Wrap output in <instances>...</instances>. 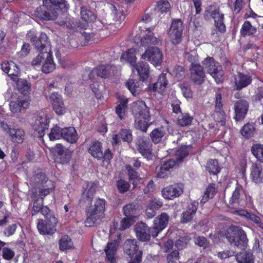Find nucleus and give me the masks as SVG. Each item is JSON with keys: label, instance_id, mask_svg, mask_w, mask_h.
<instances>
[{"label": "nucleus", "instance_id": "nucleus-1", "mask_svg": "<svg viewBox=\"0 0 263 263\" xmlns=\"http://www.w3.org/2000/svg\"><path fill=\"white\" fill-rule=\"evenodd\" d=\"M68 6L65 0H43V5L36 8L33 14L41 20L54 21L61 10H67Z\"/></svg>", "mask_w": 263, "mask_h": 263}, {"label": "nucleus", "instance_id": "nucleus-2", "mask_svg": "<svg viewBox=\"0 0 263 263\" xmlns=\"http://www.w3.org/2000/svg\"><path fill=\"white\" fill-rule=\"evenodd\" d=\"M106 203L105 199L98 198L86 208L87 218L85 220V226L93 227L100 222L104 216Z\"/></svg>", "mask_w": 263, "mask_h": 263}, {"label": "nucleus", "instance_id": "nucleus-3", "mask_svg": "<svg viewBox=\"0 0 263 263\" xmlns=\"http://www.w3.org/2000/svg\"><path fill=\"white\" fill-rule=\"evenodd\" d=\"M226 238L230 243L241 249H245L248 245L247 234L240 227L231 226L227 230Z\"/></svg>", "mask_w": 263, "mask_h": 263}, {"label": "nucleus", "instance_id": "nucleus-4", "mask_svg": "<svg viewBox=\"0 0 263 263\" xmlns=\"http://www.w3.org/2000/svg\"><path fill=\"white\" fill-rule=\"evenodd\" d=\"M204 17L205 20L213 18L214 20L215 25L219 31L223 33L226 30V27L223 23L224 15L221 13L219 8L215 5L208 6L204 13Z\"/></svg>", "mask_w": 263, "mask_h": 263}, {"label": "nucleus", "instance_id": "nucleus-5", "mask_svg": "<svg viewBox=\"0 0 263 263\" xmlns=\"http://www.w3.org/2000/svg\"><path fill=\"white\" fill-rule=\"evenodd\" d=\"M58 220L54 216H50L49 219H39L37 228L39 233L42 235H52L57 229L56 226Z\"/></svg>", "mask_w": 263, "mask_h": 263}, {"label": "nucleus", "instance_id": "nucleus-6", "mask_svg": "<svg viewBox=\"0 0 263 263\" xmlns=\"http://www.w3.org/2000/svg\"><path fill=\"white\" fill-rule=\"evenodd\" d=\"M203 69L210 74L218 83L221 79L222 73L220 71V66L219 63L215 62L213 57H208L202 62Z\"/></svg>", "mask_w": 263, "mask_h": 263}, {"label": "nucleus", "instance_id": "nucleus-7", "mask_svg": "<svg viewBox=\"0 0 263 263\" xmlns=\"http://www.w3.org/2000/svg\"><path fill=\"white\" fill-rule=\"evenodd\" d=\"M183 30V23L181 20L172 21L168 34L173 44H178L181 42Z\"/></svg>", "mask_w": 263, "mask_h": 263}, {"label": "nucleus", "instance_id": "nucleus-8", "mask_svg": "<svg viewBox=\"0 0 263 263\" xmlns=\"http://www.w3.org/2000/svg\"><path fill=\"white\" fill-rule=\"evenodd\" d=\"M134 143L137 150L143 156L148 157L152 151V144L148 137L138 136L135 139Z\"/></svg>", "mask_w": 263, "mask_h": 263}, {"label": "nucleus", "instance_id": "nucleus-9", "mask_svg": "<svg viewBox=\"0 0 263 263\" xmlns=\"http://www.w3.org/2000/svg\"><path fill=\"white\" fill-rule=\"evenodd\" d=\"M143 59H146L154 65H160L162 61V53L156 47L148 48L142 55Z\"/></svg>", "mask_w": 263, "mask_h": 263}, {"label": "nucleus", "instance_id": "nucleus-10", "mask_svg": "<svg viewBox=\"0 0 263 263\" xmlns=\"http://www.w3.org/2000/svg\"><path fill=\"white\" fill-rule=\"evenodd\" d=\"M190 78L195 84L201 85L204 82L205 75L200 64L192 63L190 67Z\"/></svg>", "mask_w": 263, "mask_h": 263}, {"label": "nucleus", "instance_id": "nucleus-11", "mask_svg": "<svg viewBox=\"0 0 263 263\" xmlns=\"http://www.w3.org/2000/svg\"><path fill=\"white\" fill-rule=\"evenodd\" d=\"M41 39L43 40V44L41 48H36L39 53L32 61L31 63L33 66L40 65L43 61H45L47 58L49 57L51 53L50 45H48L45 42V35H43Z\"/></svg>", "mask_w": 263, "mask_h": 263}, {"label": "nucleus", "instance_id": "nucleus-12", "mask_svg": "<svg viewBox=\"0 0 263 263\" xmlns=\"http://www.w3.org/2000/svg\"><path fill=\"white\" fill-rule=\"evenodd\" d=\"M184 186L182 183H175L167 186L162 190L163 197L167 199H173L180 196L183 192Z\"/></svg>", "mask_w": 263, "mask_h": 263}, {"label": "nucleus", "instance_id": "nucleus-13", "mask_svg": "<svg viewBox=\"0 0 263 263\" xmlns=\"http://www.w3.org/2000/svg\"><path fill=\"white\" fill-rule=\"evenodd\" d=\"M55 161L61 164L67 163L71 157V152L62 144H57L54 148Z\"/></svg>", "mask_w": 263, "mask_h": 263}, {"label": "nucleus", "instance_id": "nucleus-14", "mask_svg": "<svg viewBox=\"0 0 263 263\" xmlns=\"http://www.w3.org/2000/svg\"><path fill=\"white\" fill-rule=\"evenodd\" d=\"M48 123L49 120L46 116H38L32 126L33 129L36 133L35 134L40 138L43 137L45 130L48 128Z\"/></svg>", "mask_w": 263, "mask_h": 263}, {"label": "nucleus", "instance_id": "nucleus-15", "mask_svg": "<svg viewBox=\"0 0 263 263\" xmlns=\"http://www.w3.org/2000/svg\"><path fill=\"white\" fill-rule=\"evenodd\" d=\"M53 109L58 115H63L66 112V107L62 96L58 93L52 92L50 96Z\"/></svg>", "mask_w": 263, "mask_h": 263}, {"label": "nucleus", "instance_id": "nucleus-16", "mask_svg": "<svg viewBox=\"0 0 263 263\" xmlns=\"http://www.w3.org/2000/svg\"><path fill=\"white\" fill-rule=\"evenodd\" d=\"M168 84V81L167 80L166 74L162 73L159 76L157 82L148 86L147 91L149 93L157 92L162 93L165 91Z\"/></svg>", "mask_w": 263, "mask_h": 263}, {"label": "nucleus", "instance_id": "nucleus-17", "mask_svg": "<svg viewBox=\"0 0 263 263\" xmlns=\"http://www.w3.org/2000/svg\"><path fill=\"white\" fill-rule=\"evenodd\" d=\"M252 81V78L250 75L238 72L234 76V89L240 90L251 84Z\"/></svg>", "mask_w": 263, "mask_h": 263}, {"label": "nucleus", "instance_id": "nucleus-18", "mask_svg": "<svg viewBox=\"0 0 263 263\" xmlns=\"http://www.w3.org/2000/svg\"><path fill=\"white\" fill-rule=\"evenodd\" d=\"M248 201L247 196L242 187L237 185L233 193L231 201L232 204H237L243 206Z\"/></svg>", "mask_w": 263, "mask_h": 263}, {"label": "nucleus", "instance_id": "nucleus-19", "mask_svg": "<svg viewBox=\"0 0 263 263\" xmlns=\"http://www.w3.org/2000/svg\"><path fill=\"white\" fill-rule=\"evenodd\" d=\"M123 250L130 257L139 255V253H140V256H142V252L139 250L136 239H127L124 243Z\"/></svg>", "mask_w": 263, "mask_h": 263}, {"label": "nucleus", "instance_id": "nucleus-20", "mask_svg": "<svg viewBox=\"0 0 263 263\" xmlns=\"http://www.w3.org/2000/svg\"><path fill=\"white\" fill-rule=\"evenodd\" d=\"M1 67L3 71L11 77V79L13 81H16L20 72L18 67L14 62L12 61L4 62L1 64Z\"/></svg>", "mask_w": 263, "mask_h": 263}, {"label": "nucleus", "instance_id": "nucleus-21", "mask_svg": "<svg viewBox=\"0 0 263 263\" xmlns=\"http://www.w3.org/2000/svg\"><path fill=\"white\" fill-rule=\"evenodd\" d=\"M248 103L245 100H239L235 103V119L237 121L243 119L248 111Z\"/></svg>", "mask_w": 263, "mask_h": 263}, {"label": "nucleus", "instance_id": "nucleus-22", "mask_svg": "<svg viewBox=\"0 0 263 263\" xmlns=\"http://www.w3.org/2000/svg\"><path fill=\"white\" fill-rule=\"evenodd\" d=\"M134 110L136 115H138L144 120L149 121L150 115L149 108L146 106L145 103L143 101H137L134 106Z\"/></svg>", "mask_w": 263, "mask_h": 263}, {"label": "nucleus", "instance_id": "nucleus-23", "mask_svg": "<svg viewBox=\"0 0 263 263\" xmlns=\"http://www.w3.org/2000/svg\"><path fill=\"white\" fill-rule=\"evenodd\" d=\"M197 208V202H194L189 204L186 211L182 214L181 221L183 223H187L193 220Z\"/></svg>", "mask_w": 263, "mask_h": 263}, {"label": "nucleus", "instance_id": "nucleus-24", "mask_svg": "<svg viewBox=\"0 0 263 263\" xmlns=\"http://www.w3.org/2000/svg\"><path fill=\"white\" fill-rule=\"evenodd\" d=\"M135 230L136 236L140 240L145 241L149 240L148 228L145 223L142 222L137 223L135 226Z\"/></svg>", "mask_w": 263, "mask_h": 263}, {"label": "nucleus", "instance_id": "nucleus-25", "mask_svg": "<svg viewBox=\"0 0 263 263\" xmlns=\"http://www.w3.org/2000/svg\"><path fill=\"white\" fill-rule=\"evenodd\" d=\"M112 139L116 144H119L121 140L130 143L133 141L132 131L129 129L122 128L119 134L113 136Z\"/></svg>", "mask_w": 263, "mask_h": 263}, {"label": "nucleus", "instance_id": "nucleus-26", "mask_svg": "<svg viewBox=\"0 0 263 263\" xmlns=\"http://www.w3.org/2000/svg\"><path fill=\"white\" fill-rule=\"evenodd\" d=\"M43 35H44L46 36L45 42L49 45L50 42L48 41V37L44 33H41L39 37H37L35 31L30 30L28 32L26 35V37L28 40L32 43L35 48H41V47H42V44H43V42H42L43 40L41 39Z\"/></svg>", "mask_w": 263, "mask_h": 263}, {"label": "nucleus", "instance_id": "nucleus-27", "mask_svg": "<svg viewBox=\"0 0 263 263\" xmlns=\"http://www.w3.org/2000/svg\"><path fill=\"white\" fill-rule=\"evenodd\" d=\"M130 79L126 83V86L134 96H138L142 91L143 82Z\"/></svg>", "mask_w": 263, "mask_h": 263}, {"label": "nucleus", "instance_id": "nucleus-28", "mask_svg": "<svg viewBox=\"0 0 263 263\" xmlns=\"http://www.w3.org/2000/svg\"><path fill=\"white\" fill-rule=\"evenodd\" d=\"M111 67L109 65H101L94 68L89 74V78L93 79L96 76L102 78H106L109 76V70Z\"/></svg>", "mask_w": 263, "mask_h": 263}, {"label": "nucleus", "instance_id": "nucleus-29", "mask_svg": "<svg viewBox=\"0 0 263 263\" xmlns=\"http://www.w3.org/2000/svg\"><path fill=\"white\" fill-rule=\"evenodd\" d=\"M139 75L140 80L144 81L148 78L149 66L146 62H139L133 66Z\"/></svg>", "mask_w": 263, "mask_h": 263}, {"label": "nucleus", "instance_id": "nucleus-30", "mask_svg": "<svg viewBox=\"0 0 263 263\" xmlns=\"http://www.w3.org/2000/svg\"><path fill=\"white\" fill-rule=\"evenodd\" d=\"M102 148L101 142L98 141H94L90 144L88 151L94 158L101 160L103 157Z\"/></svg>", "mask_w": 263, "mask_h": 263}, {"label": "nucleus", "instance_id": "nucleus-31", "mask_svg": "<svg viewBox=\"0 0 263 263\" xmlns=\"http://www.w3.org/2000/svg\"><path fill=\"white\" fill-rule=\"evenodd\" d=\"M62 138L69 143H76L78 136L75 128L72 127L63 128Z\"/></svg>", "mask_w": 263, "mask_h": 263}, {"label": "nucleus", "instance_id": "nucleus-32", "mask_svg": "<svg viewBox=\"0 0 263 263\" xmlns=\"http://www.w3.org/2000/svg\"><path fill=\"white\" fill-rule=\"evenodd\" d=\"M48 181H51L48 180L44 173L40 172L33 175L30 179V183L32 185L35 186H42L46 184Z\"/></svg>", "mask_w": 263, "mask_h": 263}, {"label": "nucleus", "instance_id": "nucleus-33", "mask_svg": "<svg viewBox=\"0 0 263 263\" xmlns=\"http://www.w3.org/2000/svg\"><path fill=\"white\" fill-rule=\"evenodd\" d=\"M251 175L252 180L256 183L262 182L263 179V170L261 165L253 164L251 168Z\"/></svg>", "mask_w": 263, "mask_h": 263}, {"label": "nucleus", "instance_id": "nucleus-34", "mask_svg": "<svg viewBox=\"0 0 263 263\" xmlns=\"http://www.w3.org/2000/svg\"><path fill=\"white\" fill-rule=\"evenodd\" d=\"M28 102L22 98H18L15 101L10 103V108L12 112L16 113L21 111L22 108H26L28 106Z\"/></svg>", "mask_w": 263, "mask_h": 263}, {"label": "nucleus", "instance_id": "nucleus-35", "mask_svg": "<svg viewBox=\"0 0 263 263\" xmlns=\"http://www.w3.org/2000/svg\"><path fill=\"white\" fill-rule=\"evenodd\" d=\"M166 135V132L163 127L155 128L150 134L152 141L155 143H160Z\"/></svg>", "mask_w": 263, "mask_h": 263}, {"label": "nucleus", "instance_id": "nucleus-36", "mask_svg": "<svg viewBox=\"0 0 263 263\" xmlns=\"http://www.w3.org/2000/svg\"><path fill=\"white\" fill-rule=\"evenodd\" d=\"M239 214L245 217L247 219L253 222L257 226L263 229V222H261L260 218L253 213L248 212L246 210H240Z\"/></svg>", "mask_w": 263, "mask_h": 263}, {"label": "nucleus", "instance_id": "nucleus-37", "mask_svg": "<svg viewBox=\"0 0 263 263\" xmlns=\"http://www.w3.org/2000/svg\"><path fill=\"white\" fill-rule=\"evenodd\" d=\"M9 135L15 143L21 144L25 140V134L24 131L21 129H12L10 130Z\"/></svg>", "mask_w": 263, "mask_h": 263}, {"label": "nucleus", "instance_id": "nucleus-38", "mask_svg": "<svg viewBox=\"0 0 263 263\" xmlns=\"http://www.w3.org/2000/svg\"><path fill=\"white\" fill-rule=\"evenodd\" d=\"M140 42L142 46L148 47L152 45H157L159 43V39L154 36L153 33L148 32L147 34L141 38Z\"/></svg>", "mask_w": 263, "mask_h": 263}, {"label": "nucleus", "instance_id": "nucleus-39", "mask_svg": "<svg viewBox=\"0 0 263 263\" xmlns=\"http://www.w3.org/2000/svg\"><path fill=\"white\" fill-rule=\"evenodd\" d=\"M168 222V216L162 213L154 220V224L161 231L166 227Z\"/></svg>", "mask_w": 263, "mask_h": 263}, {"label": "nucleus", "instance_id": "nucleus-40", "mask_svg": "<svg viewBox=\"0 0 263 263\" xmlns=\"http://www.w3.org/2000/svg\"><path fill=\"white\" fill-rule=\"evenodd\" d=\"M257 31L256 27L253 26L250 22L245 21L240 29L241 35L243 36H250L255 34Z\"/></svg>", "mask_w": 263, "mask_h": 263}, {"label": "nucleus", "instance_id": "nucleus-41", "mask_svg": "<svg viewBox=\"0 0 263 263\" xmlns=\"http://www.w3.org/2000/svg\"><path fill=\"white\" fill-rule=\"evenodd\" d=\"M215 184L211 183L206 188L205 191L200 201L201 203L204 204L206 202L210 199H212L214 196L215 193Z\"/></svg>", "mask_w": 263, "mask_h": 263}, {"label": "nucleus", "instance_id": "nucleus-42", "mask_svg": "<svg viewBox=\"0 0 263 263\" xmlns=\"http://www.w3.org/2000/svg\"><path fill=\"white\" fill-rule=\"evenodd\" d=\"M15 82L17 89L22 94L26 95L30 91V84L26 80L17 79Z\"/></svg>", "mask_w": 263, "mask_h": 263}, {"label": "nucleus", "instance_id": "nucleus-43", "mask_svg": "<svg viewBox=\"0 0 263 263\" xmlns=\"http://www.w3.org/2000/svg\"><path fill=\"white\" fill-rule=\"evenodd\" d=\"M80 13L81 18L87 23L93 21L96 18L92 11L83 7H81Z\"/></svg>", "mask_w": 263, "mask_h": 263}, {"label": "nucleus", "instance_id": "nucleus-44", "mask_svg": "<svg viewBox=\"0 0 263 263\" xmlns=\"http://www.w3.org/2000/svg\"><path fill=\"white\" fill-rule=\"evenodd\" d=\"M235 257L238 263H254L253 255L249 252H240Z\"/></svg>", "mask_w": 263, "mask_h": 263}, {"label": "nucleus", "instance_id": "nucleus-45", "mask_svg": "<svg viewBox=\"0 0 263 263\" xmlns=\"http://www.w3.org/2000/svg\"><path fill=\"white\" fill-rule=\"evenodd\" d=\"M255 132V128L254 125L251 123L245 124L240 130L241 135L245 138H250L253 137Z\"/></svg>", "mask_w": 263, "mask_h": 263}, {"label": "nucleus", "instance_id": "nucleus-46", "mask_svg": "<svg viewBox=\"0 0 263 263\" xmlns=\"http://www.w3.org/2000/svg\"><path fill=\"white\" fill-rule=\"evenodd\" d=\"M135 52V50L134 49L130 48L128 49L122 54L121 60L122 61H126L129 62L132 66H133L135 64L136 59Z\"/></svg>", "mask_w": 263, "mask_h": 263}, {"label": "nucleus", "instance_id": "nucleus-47", "mask_svg": "<svg viewBox=\"0 0 263 263\" xmlns=\"http://www.w3.org/2000/svg\"><path fill=\"white\" fill-rule=\"evenodd\" d=\"M54 185L53 182L51 181H48V183L45 185H43L42 186L39 187V190L38 191V195L42 197H44L54 189Z\"/></svg>", "mask_w": 263, "mask_h": 263}, {"label": "nucleus", "instance_id": "nucleus-48", "mask_svg": "<svg viewBox=\"0 0 263 263\" xmlns=\"http://www.w3.org/2000/svg\"><path fill=\"white\" fill-rule=\"evenodd\" d=\"M55 68V64L53 62L51 54H50L49 57L46 59L45 61L43 63V65L42 67V70L43 72L45 73H49L52 72Z\"/></svg>", "mask_w": 263, "mask_h": 263}, {"label": "nucleus", "instance_id": "nucleus-49", "mask_svg": "<svg viewBox=\"0 0 263 263\" xmlns=\"http://www.w3.org/2000/svg\"><path fill=\"white\" fill-rule=\"evenodd\" d=\"M251 152L258 161L263 162V145L254 144L251 147Z\"/></svg>", "mask_w": 263, "mask_h": 263}, {"label": "nucleus", "instance_id": "nucleus-50", "mask_svg": "<svg viewBox=\"0 0 263 263\" xmlns=\"http://www.w3.org/2000/svg\"><path fill=\"white\" fill-rule=\"evenodd\" d=\"M123 210L125 216L129 217L134 219L136 217L137 212L136 205L134 203H131L126 204L123 207Z\"/></svg>", "mask_w": 263, "mask_h": 263}, {"label": "nucleus", "instance_id": "nucleus-51", "mask_svg": "<svg viewBox=\"0 0 263 263\" xmlns=\"http://www.w3.org/2000/svg\"><path fill=\"white\" fill-rule=\"evenodd\" d=\"M193 120V117L189 114H182L177 119V124L181 126H186L190 125Z\"/></svg>", "mask_w": 263, "mask_h": 263}, {"label": "nucleus", "instance_id": "nucleus-52", "mask_svg": "<svg viewBox=\"0 0 263 263\" xmlns=\"http://www.w3.org/2000/svg\"><path fill=\"white\" fill-rule=\"evenodd\" d=\"M59 248L62 251L70 249L72 246V242L67 235L63 236L59 240Z\"/></svg>", "mask_w": 263, "mask_h": 263}, {"label": "nucleus", "instance_id": "nucleus-53", "mask_svg": "<svg viewBox=\"0 0 263 263\" xmlns=\"http://www.w3.org/2000/svg\"><path fill=\"white\" fill-rule=\"evenodd\" d=\"M125 168L128 172L129 181L133 184L134 187H135L136 181L138 180L139 178L138 173L130 165H126Z\"/></svg>", "mask_w": 263, "mask_h": 263}, {"label": "nucleus", "instance_id": "nucleus-54", "mask_svg": "<svg viewBox=\"0 0 263 263\" xmlns=\"http://www.w3.org/2000/svg\"><path fill=\"white\" fill-rule=\"evenodd\" d=\"M206 170L211 174H217L220 170L217 160H211L206 163Z\"/></svg>", "mask_w": 263, "mask_h": 263}, {"label": "nucleus", "instance_id": "nucleus-55", "mask_svg": "<svg viewBox=\"0 0 263 263\" xmlns=\"http://www.w3.org/2000/svg\"><path fill=\"white\" fill-rule=\"evenodd\" d=\"M62 134L63 128L56 125L51 129L50 133L48 134V136L51 141H54L62 138Z\"/></svg>", "mask_w": 263, "mask_h": 263}, {"label": "nucleus", "instance_id": "nucleus-56", "mask_svg": "<svg viewBox=\"0 0 263 263\" xmlns=\"http://www.w3.org/2000/svg\"><path fill=\"white\" fill-rule=\"evenodd\" d=\"M127 100L123 99L120 101V104L117 105L116 112L121 120L124 119L125 109L127 107Z\"/></svg>", "mask_w": 263, "mask_h": 263}, {"label": "nucleus", "instance_id": "nucleus-57", "mask_svg": "<svg viewBox=\"0 0 263 263\" xmlns=\"http://www.w3.org/2000/svg\"><path fill=\"white\" fill-rule=\"evenodd\" d=\"M214 118L215 121L217 122L220 126H224L225 125L226 121V115L223 110H216L215 111Z\"/></svg>", "mask_w": 263, "mask_h": 263}, {"label": "nucleus", "instance_id": "nucleus-58", "mask_svg": "<svg viewBox=\"0 0 263 263\" xmlns=\"http://www.w3.org/2000/svg\"><path fill=\"white\" fill-rule=\"evenodd\" d=\"M146 120L136 118L134 125L135 128L139 129L143 132H146L149 126Z\"/></svg>", "mask_w": 263, "mask_h": 263}, {"label": "nucleus", "instance_id": "nucleus-59", "mask_svg": "<svg viewBox=\"0 0 263 263\" xmlns=\"http://www.w3.org/2000/svg\"><path fill=\"white\" fill-rule=\"evenodd\" d=\"M190 239L191 238L188 236L180 237L176 240L175 247L178 250H182L187 247Z\"/></svg>", "mask_w": 263, "mask_h": 263}, {"label": "nucleus", "instance_id": "nucleus-60", "mask_svg": "<svg viewBox=\"0 0 263 263\" xmlns=\"http://www.w3.org/2000/svg\"><path fill=\"white\" fill-rule=\"evenodd\" d=\"M117 186L120 193H124L129 190L130 185L125 180L120 179L117 182Z\"/></svg>", "mask_w": 263, "mask_h": 263}, {"label": "nucleus", "instance_id": "nucleus-61", "mask_svg": "<svg viewBox=\"0 0 263 263\" xmlns=\"http://www.w3.org/2000/svg\"><path fill=\"white\" fill-rule=\"evenodd\" d=\"M189 155L187 148L185 146H182L177 150L176 152V161L178 162H181L184 158Z\"/></svg>", "mask_w": 263, "mask_h": 263}, {"label": "nucleus", "instance_id": "nucleus-62", "mask_svg": "<svg viewBox=\"0 0 263 263\" xmlns=\"http://www.w3.org/2000/svg\"><path fill=\"white\" fill-rule=\"evenodd\" d=\"M184 69L181 66H176L172 71V75H173L178 80L182 79L184 76Z\"/></svg>", "mask_w": 263, "mask_h": 263}, {"label": "nucleus", "instance_id": "nucleus-63", "mask_svg": "<svg viewBox=\"0 0 263 263\" xmlns=\"http://www.w3.org/2000/svg\"><path fill=\"white\" fill-rule=\"evenodd\" d=\"M134 218L129 217L125 216L120 222V226L119 228L120 230H124L128 228L133 223Z\"/></svg>", "mask_w": 263, "mask_h": 263}, {"label": "nucleus", "instance_id": "nucleus-64", "mask_svg": "<svg viewBox=\"0 0 263 263\" xmlns=\"http://www.w3.org/2000/svg\"><path fill=\"white\" fill-rule=\"evenodd\" d=\"M171 5L167 1L162 0L157 3V9L161 12L169 11Z\"/></svg>", "mask_w": 263, "mask_h": 263}]
</instances>
